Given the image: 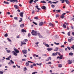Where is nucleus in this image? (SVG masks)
I'll use <instances>...</instances> for the list:
<instances>
[{
	"mask_svg": "<svg viewBox=\"0 0 74 74\" xmlns=\"http://www.w3.org/2000/svg\"><path fill=\"white\" fill-rule=\"evenodd\" d=\"M37 32L34 30H33L31 32V34L33 36H37V34H38Z\"/></svg>",
	"mask_w": 74,
	"mask_h": 74,
	"instance_id": "obj_1",
	"label": "nucleus"
},
{
	"mask_svg": "<svg viewBox=\"0 0 74 74\" xmlns=\"http://www.w3.org/2000/svg\"><path fill=\"white\" fill-rule=\"evenodd\" d=\"M23 53L24 54H26L27 53V51L26 50H24L22 51Z\"/></svg>",
	"mask_w": 74,
	"mask_h": 74,
	"instance_id": "obj_2",
	"label": "nucleus"
},
{
	"mask_svg": "<svg viewBox=\"0 0 74 74\" xmlns=\"http://www.w3.org/2000/svg\"><path fill=\"white\" fill-rule=\"evenodd\" d=\"M20 16L22 18H23V12H20Z\"/></svg>",
	"mask_w": 74,
	"mask_h": 74,
	"instance_id": "obj_3",
	"label": "nucleus"
},
{
	"mask_svg": "<svg viewBox=\"0 0 74 74\" xmlns=\"http://www.w3.org/2000/svg\"><path fill=\"white\" fill-rule=\"evenodd\" d=\"M43 24L44 23L43 22H40L39 24L40 26H42L43 25Z\"/></svg>",
	"mask_w": 74,
	"mask_h": 74,
	"instance_id": "obj_4",
	"label": "nucleus"
},
{
	"mask_svg": "<svg viewBox=\"0 0 74 74\" xmlns=\"http://www.w3.org/2000/svg\"><path fill=\"white\" fill-rule=\"evenodd\" d=\"M49 25L50 26H51V27H54V26H55V24H52V23H49Z\"/></svg>",
	"mask_w": 74,
	"mask_h": 74,
	"instance_id": "obj_5",
	"label": "nucleus"
},
{
	"mask_svg": "<svg viewBox=\"0 0 74 74\" xmlns=\"http://www.w3.org/2000/svg\"><path fill=\"white\" fill-rule=\"evenodd\" d=\"M68 64H71V63H72V62L70 60H69L68 61Z\"/></svg>",
	"mask_w": 74,
	"mask_h": 74,
	"instance_id": "obj_6",
	"label": "nucleus"
},
{
	"mask_svg": "<svg viewBox=\"0 0 74 74\" xmlns=\"http://www.w3.org/2000/svg\"><path fill=\"white\" fill-rule=\"evenodd\" d=\"M58 52H56V53H53L52 54V56H56V55H57V54H58Z\"/></svg>",
	"mask_w": 74,
	"mask_h": 74,
	"instance_id": "obj_7",
	"label": "nucleus"
},
{
	"mask_svg": "<svg viewBox=\"0 0 74 74\" xmlns=\"http://www.w3.org/2000/svg\"><path fill=\"white\" fill-rule=\"evenodd\" d=\"M52 48H48L47 49V50L49 52V51H51L52 50Z\"/></svg>",
	"mask_w": 74,
	"mask_h": 74,
	"instance_id": "obj_8",
	"label": "nucleus"
},
{
	"mask_svg": "<svg viewBox=\"0 0 74 74\" xmlns=\"http://www.w3.org/2000/svg\"><path fill=\"white\" fill-rule=\"evenodd\" d=\"M65 1L66 2V4H69L70 2H69L68 0H65Z\"/></svg>",
	"mask_w": 74,
	"mask_h": 74,
	"instance_id": "obj_9",
	"label": "nucleus"
},
{
	"mask_svg": "<svg viewBox=\"0 0 74 74\" xmlns=\"http://www.w3.org/2000/svg\"><path fill=\"white\" fill-rule=\"evenodd\" d=\"M14 53L13 54L15 55V56H17V54L15 53V52L14 51H13L12 52V53Z\"/></svg>",
	"mask_w": 74,
	"mask_h": 74,
	"instance_id": "obj_10",
	"label": "nucleus"
},
{
	"mask_svg": "<svg viewBox=\"0 0 74 74\" xmlns=\"http://www.w3.org/2000/svg\"><path fill=\"white\" fill-rule=\"evenodd\" d=\"M38 36H39V38H42V36H41V35L40 34V33H38Z\"/></svg>",
	"mask_w": 74,
	"mask_h": 74,
	"instance_id": "obj_11",
	"label": "nucleus"
},
{
	"mask_svg": "<svg viewBox=\"0 0 74 74\" xmlns=\"http://www.w3.org/2000/svg\"><path fill=\"white\" fill-rule=\"evenodd\" d=\"M35 7L36 8H37V10H40V9L39 8H38V5H36L35 6Z\"/></svg>",
	"mask_w": 74,
	"mask_h": 74,
	"instance_id": "obj_12",
	"label": "nucleus"
},
{
	"mask_svg": "<svg viewBox=\"0 0 74 74\" xmlns=\"http://www.w3.org/2000/svg\"><path fill=\"white\" fill-rule=\"evenodd\" d=\"M59 49V48L58 47H56V49L54 50V51H58Z\"/></svg>",
	"mask_w": 74,
	"mask_h": 74,
	"instance_id": "obj_13",
	"label": "nucleus"
},
{
	"mask_svg": "<svg viewBox=\"0 0 74 74\" xmlns=\"http://www.w3.org/2000/svg\"><path fill=\"white\" fill-rule=\"evenodd\" d=\"M14 8H16V9H18V6L17 5H14Z\"/></svg>",
	"mask_w": 74,
	"mask_h": 74,
	"instance_id": "obj_14",
	"label": "nucleus"
},
{
	"mask_svg": "<svg viewBox=\"0 0 74 74\" xmlns=\"http://www.w3.org/2000/svg\"><path fill=\"white\" fill-rule=\"evenodd\" d=\"M20 20H19V22H22V18H20Z\"/></svg>",
	"mask_w": 74,
	"mask_h": 74,
	"instance_id": "obj_15",
	"label": "nucleus"
},
{
	"mask_svg": "<svg viewBox=\"0 0 74 74\" xmlns=\"http://www.w3.org/2000/svg\"><path fill=\"white\" fill-rule=\"evenodd\" d=\"M24 26H25V25H24V24H22L20 26L21 27H23Z\"/></svg>",
	"mask_w": 74,
	"mask_h": 74,
	"instance_id": "obj_16",
	"label": "nucleus"
},
{
	"mask_svg": "<svg viewBox=\"0 0 74 74\" xmlns=\"http://www.w3.org/2000/svg\"><path fill=\"white\" fill-rule=\"evenodd\" d=\"M3 3L4 4H9V3L8 2H6L5 1H4Z\"/></svg>",
	"mask_w": 74,
	"mask_h": 74,
	"instance_id": "obj_17",
	"label": "nucleus"
},
{
	"mask_svg": "<svg viewBox=\"0 0 74 74\" xmlns=\"http://www.w3.org/2000/svg\"><path fill=\"white\" fill-rule=\"evenodd\" d=\"M25 65L26 66H29V63L28 62H26Z\"/></svg>",
	"mask_w": 74,
	"mask_h": 74,
	"instance_id": "obj_18",
	"label": "nucleus"
},
{
	"mask_svg": "<svg viewBox=\"0 0 74 74\" xmlns=\"http://www.w3.org/2000/svg\"><path fill=\"white\" fill-rule=\"evenodd\" d=\"M41 8H42V9L43 10H44L45 9V8H46V7H45V6H42V7Z\"/></svg>",
	"mask_w": 74,
	"mask_h": 74,
	"instance_id": "obj_19",
	"label": "nucleus"
},
{
	"mask_svg": "<svg viewBox=\"0 0 74 74\" xmlns=\"http://www.w3.org/2000/svg\"><path fill=\"white\" fill-rule=\"evenodd\" d=\"M34 19H36V20H38V18L37 16H36L34 17Z\"/></svg>",
	"mask_w": 74,
	"mask_h": 74,
	"instance_id": "obj_20",
	"label": "nucleus"
},
{
	"mask_svg": "<svg viewBox=\"0 0 74 74\" xmlns=\"http://www.w3.org/2000/svg\"><path fill=\"white\" fill-rule=\"evenodd\" d=\"M21 44H22L23 45H25L26 44V42H23L21 41Z\"/></svg>",
	"mask_w": 74,
	"mask_h": 74,
	"instance_id": "obj_21",
	"label": "nucleus"
},
{
	"mask_svg": "<svg viewBox=\"0 0 74 74\" xmlns=\"http://www.w3.org/2000/svg\"><path fill=\"white\" fill-rule=\"evenodd\" d=\"M22 32H26V31L24 29H23L22 30Z\"/></svg>",
	"mask_w": 74,
	"mask_h": 74,
	"instance_id": "obj_22",
	"label": "nucleus"
},
{
	"mask_svg": "<svg viewBox=\"0 0 74 74\" xmlns=\"http://www.w3.org/2000/svg\"><path fill=\"white\" fill-rule=\"evenodd\" d=\"M45 45V46H46V47H49V45L47 44Z\"/></svg>",
	"mask_w": 74,
	"mask_h": 74,
	"instance_id": "obj_23",
	"label": "nucleus"
},
{
	"mask_svg": "<svg viewBox=\"0 0 74 74\" xmlns=\"http://www.w3.org/2000/svg\"><path fill=\"white\" fill-rule=\"evenodd\" d=\"M40 3H46V2H45V1H41Z\"/></svg>",
	"mask_w": 74,
	"mask_h": 74,
	"instance_id": "obj_24",
	"label": "nucleus"
},
{
	"mask_svg": "<svg viewBox=\"0 0 74 74\" xmlns=\"http://www.w3.org/2000/svg\"><path fill=\"white\" fill-rule=\"evenodd\" d=\"M14 19H15V20H16V21H17L18 20V17H14Z\"/></svg>",
	"mask_w": 74,
	"mask_h": 74,
	"instance_id": "obj_25",
	"label": "nucleus"
},
{
	"mask_svg": "<svg viewBox=\"0 0 74 74\" xmlns=\"http://www.w3.org/2000/svg\"><path fill=\"white\" fill-rule=\"evenodd\" d=\"M33 1V0H31L29 1V4H31L32 3Z\"/></svg>",
	"mask_w": 74,
	"mask_h": 74,
	"instance_id": "obj_26",
	"label": "nucleus"
},
{
	"mask_svg": "<svg viewBox=\"0 0 74 74\" xmlns=\"http://www.w3.org/2000/svg\"><path fill=\"white\" fill-rule=\"evenodd\" d=\"M69 55L70 56L73 55V53H70Z\"/></svg>",
	"mask_w": 74,
	"mask_h": 74,
	"instance_id": "obj_27",
	"label": "nucleus"
},
{
	"mask_svg": "<svg viewBox=\"0 0 74 74\" xmlns=\"http://www.w3.org/2000/svg\"><path fill=\"white\" fill-rule=\"evenodd\" d=\"M15 51L17 53H19V51L17 50H16Z\"/></svg>",
	"mask_w": 74,
	"mask_h": 74,
	"instance_id": "obj_28",
	"label": "nucleus"
},
{
	"mask_svg": "<svg viewBox=\"0 0 74 74\" xmlns=\"http://www.w3.org/2000/svg\"><path fill=\"white\" fill-rule=\"evenodd\" d=\"M33 23L34 24V25H37V23L34 22V21H33Z\"/></svg>",
	"mask_w": 74,
	"mask_h": 74,
	"instance_id": "obj_29",
	"label": "nucleus"
},
{
	"mask_svg": "<svg viewBox=\"0 0 74 74\" xmlns=\"http://www.w3.org/2000/svg\"><path fill=\"white\" fill-rule=\"evenodd\" d=\"M5 37H7L8 36V34L6 33L4 35Z\"/></svg>",
	"mask_w": 74,
	"mask_h": 74,
	"instance_id": "obj_30",
	"label": "nucleus"
},
{
	"mask_svg": "<svg viewBox=\"0 0 74 74\" xmlns=\"http://www.w3.org/2000/svg\"><path fill=\"white\" fill-rule=\"evenodd\" d=\"M60 1H62V3H64V0H60Z\"/></svg>",
	"mask_w": 74,
	"mask_h": 74,
	"instance_id": "obj_31",
	"label": "nucleus"
},
{
	"mask_svg": "<svg viewBox=\"0 0 74 74\" xmlns=\"http://www.w3.org/2000/svg\"><path fill=\"white\" fill-rule=\"evenodd\" d=\"M31 36V34H30V33H29L28 35V37H29Z\"/></svg>",
	"mask_w": 74,
	"mask_h": 74,
	"instance_id": "obj_32",
	"label": "nucleus"
},
{
	"mask_svg": "<svg viewBox=\"0 0 74 74\" xmlns=\"http://www.w3.org/2000/svg\"><path fill=\"white\" fill-rule=\"evenodd\" d=\"M60 17L62 19H63V18H64V15H63V14H62V16H61Z\"/></svg>",
	"mask_w": 74,
	"mask_h": 74,
	"instance_id": "obj_33",
	"label": "nucleus"
},
{
	"mask_svg": "<svg viewBox=\"0 0 74 74\" xmlns=\"http://www.w3.org/2000/svg\"><path fill=\"white\" fill-rule=\"evenodd\" d=\"M51 7H52V8H54V7H55V5L53 4H52L51 5Z\"/></svg>",
	"mask_w": 74,
	"mask_h": 74,
	"instance_id": "obj_34",
	"label": "nucleus"
},
{
	"mask_svg": "<svg viewBox=\"0 0 74 74\" xmlns=\"http://www.w3.org/2000/svg\"><path fill=\"white\" fill-rule=\"evenodd\" d=\"M6 51L8 53H10V50H7Z\"/></svg>",
	"mask_w": 74,
	"mask_h": 74,
	"instance_id": "obj_35",
	"label": "nucleus"
},
{
	"mask_svg": "<svg viewBox=\"0 0 74 74\" xmlns=\"http://www.w3.org/2000/svg\"><path fill=\"white\" fill-rule=\"evenodd\" d=\"M51 64V62H49L46 63V64Z\"/></svg>",
	"mask_w": 74,
	"mask_h": 74,
	"instance_id": "obj_36",
	"label": "nucleus"
},
{
	"mask_svg": "<svg viewBox=\"0 0 74 74\" xmlns=\"http://www.w3.org/2000/svg\"><path fill=\"white\" fill-rule=\"evenodd\" d=\"M70 32H69L68 33V35L69 36H70Z\"/></svg>",
	"mask_w": 74,
	"mask_h": 74,
	"instance_id": "obj_37",
	"label": "nucleus"
},
{
	"mask_svg": "<svg viewBox=\"0 0 74 74\" xmlns=\"http://www.w3.org/2000/svg\"><path fill=\"white\" fill-rule=\"evenodd\" d=\"M58 66L59 67H62V64H59Z\"/></svg>",
	"mask_w": 74,
	"mask_h": 74,
	"instance_id": "obj_38",
	"label": "nucleus"
},
{
	"mask_svg": "<svg viewBox=\"0 0 74 74\" xmlns=\"http://www.w3.org/2000/svg\"><path fill=\"white\" fill-rule=\"evenodd\" d=\"M56 11H57L58 12H60V10H57Z\"/></svg>",
	"mask_w": 74,
	"mask_h": 74,
	"instance_id": "obj_39",
	"label": "nucleus"
},
{
	"mask_svg": "<svg viewBox=\"0 0 74 74\" xmlns=\"http://www.w3.org/2000/svg\"><path fill=\"white\" fill-rule=\"evenodd\" d=\"M57 59H62V57L60 58V57L58 56L57 57Z\"/></svg>",
	"mask_w": 74,
	"mask_h": 74,
	"instance_id": "obj_40",
	"label": "nucleus"
},
{
	"mask_svg": "<svg viewBox=\"0 0 74 74\" xmlns=\"http://www.w3.org/2000/svg\"><path fill=\"white\" fill-rule=\"evenodd\" d=\"M63 26L64 27H65V28H66V25H65V24H63Z\"/></svg>",
	"mask_w": 74,
	"mask_h": 74,
	"instance_id": "obj_41",
	"label": "nucleus"
},
{
	"mask_svg": "<svg viewBox=\"0 0 74 74\" xmlns=\"http://www.w3.org/2000/svg\"><path fill=\"white\" fill-rule=\"evenodd\" d=\"M68 41H69V42H71V40L70 39H68Z\"/></svg>",
	"mask_w": 74,
	"mask_h": 74,
	"instance_id": "obj_42",
	"label": "nucleus"
},
{
	"mask_svg": "<svg viewBox=\"0 0 74 74\" xmlns=\"http://www.w3.org/2000/svg\"><path fill=\"white\" fill-rule=\"evenodd\" d=\"M7 39L8 40V41H10V42H11V40L9 38H7Z\"/></svg>",
	"mask_w": 74,
	"mask_h": 74,
	"instance_id": "obj_43",
	"label": "nucleus"
},
{
	"mask_svg": "<svg viewBox=\"0 0 74 74\" xmlns=\"http://www.w3.org/2000/svg\"><path fill=\"white\" fill-rule=\"evenodd\" d=\"M13 1L14 2H15L16 1V3H18V1H17V0H13Z\"/></svg>",
	"mask_w": 74,
	"mask_h": 74,
	"instance_id": "obj_44",
	"label": "nucleus"
},
{
	"mask_svg": "<svg viewBox=\"0 0 74 74\" xmlns=\"http://www.w3.org/2000/svg\"><path fill=\"white\" fill-rule=\"evenodd\" d=\"M54 44H55L56 45H59V43H56V42H54Z\"/></svg>",
	"mask_w": 74,
	"mask_h": 74,
	"instance_id": "obj_45",
	"label": "nucleus"
},
{
	"mask_svg": "<svg viewBox=\"0 0 74 74\" xmlns=\"http://www.w3.org/2000/svg\"><path fill=\"white\" fill-rule=\"evenodd\" d=\"M59 14H56V18H57V17H59Z\"/></svg>",
	"mask_w": 74,
	"mask_h": 74,
	"instance_id": "obj_46",
	"label": "nucleus"
},
{
	"mask_svg": "<svg viewBox=\"0 0 74 74\" xmlns=\"http://www.w3.org/2000/svg\"><path fill=\"white\" fill-rule=\"evenodd\" d=\"M37 72H34L32 73V74H36L37 73Z\"/></svg>",
	"mask_w": 74,
	"mask_h": 74,
	"instance_id": "obj_47",
	"label": "nucleus"
},
{
	"mask_svg": "<svg viewBox=\"0 0 74 74\" xmlns=\"http://www.w3.org/2000/svg\"><path fill=\"white\" fill-rule=\"evenodd\" d=\"M10 62H11V63H13V64L14 63V61H13L12 60H10Z\"/></svg>",
	"mask_w": 74,
	"mask_h": 74,
	"instance_id": "obj_48",
	"label": "nucleus"
},
{
	"mask_svg": "<svg viewBox=\"0 0 74 74\" xmlns=\"http://www.w3.org/2000/svg\"><path fill=\"white\" fill-rule=\"evenodd\" d=\"M48 59H49V60H51V58L50 57H48Z\"/></svg>",
	"mask_w": 74,
	"mask_h": 74,
	"instance_id": "obj_49",
	"label": "nucleus"
},
{
	"mask_svg": "<svg viewBox=\"0 0 74 74\" xmlns=\"http://www.w3.org/2000/svg\"><path fill=\"white\" fill-rule=\"evenodd\" d=\"M22 61H26V59H23L22 60Z\"/></svg>",
	"mask_w": 74,
	"mask_h": 74,
	"instance_id": "obj_50",
	"label": "nucleus"
},
{
	"mask_svg": "<svg viewBox=\"0 0 74 74\" xmlns=\"http://www.w3.org/2000/svg\"><path fill=\"white\" fill-rule=\"evenodd\" d=\"M34 67L33 65H31L30 66V68H33Z\"/></svg>",
	"mask_w": 74,
	"mask_h": 74,
	"instance_id": "obj_51",
	"label": "nucleus"
},
{
	"mask_svg": "<svg viewBox=\"0 0 74 74\" xmlns=\"http://www.w3.org/2000/svg\"><path fill=\"white\" fill-rule=\"evenodd\" d=\"M74 45H73V47H71V48H72V49H74Z\"/></svg>",
	"mask_w": 74,
	"mask_h": 74,
	"instance_id": "obj_52",
	"label": "nucleus"
},
{
	"mask_svg": "<svg viewBox=\"0 0 74 74\" xmlns=\"http://www.w3.org/2000/svg\"><path fill=\"white\" fill-rule=\"evenodd\" d=\"M3 73H4V72H3V71H0V74H3Z\"/></svg>",
	"mask_w": 74,
	"mask_h": 74,
	"instance_id": "obj_53",
	"label": "nucleus"
},
{
	"mask_svg": "<svg viewBox=\"0 0 74 74\" xmlns=\"http://www.w3.org/2000/svg\"><path fill=\"white\" fill-rule=\"evenodd\" d=\"M24 41H25V42H27V40L25 39L24 40Z\"/></svg>",
	"mask_w": 74,
	"mask_h": 74,
	"instance_id": "obj_54",
	"label": "nucleus"
},
{
	"mask_svg": "<svg viewBox=\"0 0 74 74\" xmlns=\"http://www.w3.org/2000/svg\"><path fill=\"white\" fill-rule=\"evenodd\" d=\"M67 48L69 49V50H70V49H71V48H70V47H67Z\"/></svg>",
	"mask_w": 74,
	"mask_h": 74,
	"instance_id": "obj_55",
	"label": "nucleus"
},
{
	"mask_svg": "<svg viewBox=\"0 0 74 74\" xmlns=\"http://www.w3.org/2000/svg\"><path fill=\"white\" fill-rule=\"evenodd\" d=\"M33 66H36V64H33Z\"/></svg>",
	"mask_w": 74,
	"mask_h": 74,
	"instance_id": "obj_56",
	"label": "nucleus"
},
{
	"mask_svg": "<svg viewBox=\"0 0 74 74\" xmlns=\"http://www.w3.org/2000/svg\"><path fill=\"white\" fill-rule=\"evenodd\" d=\"M23 70H27V68H26L25 67V68L23 69Z\"/></svg>",
	"mask_w": 74,
	"mask_h": 74,
	"instance_id": "obj_57",
	"label": "nucleus"
},
{
	"mask_svg": "<svg viewBox=\"0 0 74 74\" xmlns=\"http://www.w3.org/2000/svg\"><path fill=\"white\" fill-rule=\"evenodd\" d=\"M63 55H61L60 56V58H61L62 59L63 58Z\"/></svg>",
	"mask_w": 74,
	"mask_h": 74,
	"instance_id": "obj_58",
	"label": "nucleus"
},
{
	"mask_svg": "<svg viewBox=\"0 0 74 74\" xmlns=\"http://www.w3.org/2000/svg\"><path fill=\"white\" fill-rule=\"evenodd\" d=\"M39 43V42H38L35 43V44L36 45H38V44Z\"/></svg>",
	"mask_w": 74,
	"mask_h": 74,
	"instance_id": "obj_59",
	"label": "nucleus"
},
{
	"mask_svg": "<svg viewBox=\"0 0 74 74\" xmlns=\"http://www.w3.org/2000/svg\"><path fill=\"white\" fill-rule=\"evenodd\" d=\"M11 58V56H9L8 57V58L10 59Z\"/></svg>",
	"mask_w": 74,
	"mask_h": 74,
	"instance_id": "obj_60",
	"label": "nucleus"
},
{
	"mask_svg": "<svg viewBox=\"0 0 74 74\" xmlns=\"http://www.w3.org/2000/svg\"><path fill=\"white\" fill-rule=\"evenodd\" d=\"M56 38H59V37L58 36V35H56Z\"/></svg>",
	"mask_w": 74,
	"mask_h": 74,
	"instance_id": "obj_61",
	"label": "nucleus"
},
{
	"mask_svg": "<svg viewBox=\"0 0 74 74\" xmlns=\"http://www.w3.org/2000/svg\"><path fill=\"white\" fill-rule=\"evenodd\" d=\"M32 14H34V11L33 10L32 12Z\"/></svg>",
	"mask_w": 74,
	"mask_h": 74,
	"instance_id": "obj_62",
	"label": "nucleus"
},
{
	"mask_svg": "<svg viewBox=\"0 0 74 74\" xmlns=\"http://www.w3.org/2000/svg\"><path fill=\"white\" fill-rule=\"evenodd\" d=\"M6 60H10V59L8 58H6Z\"/></svg>",
	"mask_w": 74,
	"mask_h": 74,
	"instance_id": "obj_63",
	"label": "nucleus"
},
{
	"mask_svg": "<svg viewBox=\"0 0 74 74\" xmlns=\"http://www.w3.org/2000/svg\"><path fill=\"white\" fill-rule=\"evenodd\" d=\"M72 34L73 36H74V32H72Z\"/></svg>",
	"mask_w": 74,
	"mask_h": 74,
	"instance_id": "obj_64",
	"label": "nucleus"
}]
</instances>
